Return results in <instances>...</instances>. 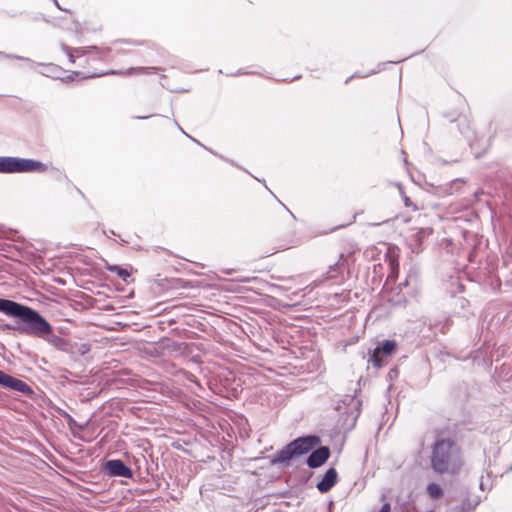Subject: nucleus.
Instances as JSON below:
<instances>
[{
	"instance_id": "obj_1",
	"label": "nucleus",
	"mask_w": 512,
	"mask_h": 512,
	"mask_svg": "<svg viewBox=\"0 0 512 512\" xmlns=\"http://www.w3.org/2000/svg\"><path fill=\"white\" fill-rule=\"evenodd\" d=\"M320 436L308 434L295 438L287 443L270 457L271 465L289 466L295 460L309 453L306 458V465L311 469L323 466L330 458L331 451L328 446H319Z\"/></svg>"
},
{
	"instance_id": "obj_2",
	"label": "nucleus",
	"mask_w": 512,
	"mask_h": 512,
	"mask_svg": "<svg viewBox=\"0 0 512 512\" xmlns=\"http://www.w3.org/2000/svg\"><path fill=\"white\" fill-rule=\"evenodd\" d=\"M429 461L434 473L455 475L462 466L460 447L452 438H437L431 446Z\"/></svg>"
},
{
	"instance_id": "obj_3",
	"label": "nucleus",
	"mask_w": 512,
	"mask_h": 512,
	"mask_svg": "<svg viewBox=\"0 0 512 512\" xmlns=\"http://www.w3.org/2000/svg\"><path fill=\"white\" fill-rule=\"evenodd\" d=\"M27 316L23 322L29 336L40 338L59 351L75 354L73 343L56 335L51 323L39 311L28 310Z\"/></svg>"
},
{
	"instance_id": "obj_4",
	"label": "nucleus",
	"mask_w": 512,
	"mask_h": 512,
	"mask_svg": "<svg viewBox=\"0 0 512 512\" xmlns=\"http://www.w3.org/2000/svg\"><path fill=\"white\" fill-rule=\"evenodd\" d=\"M28 310L37 311L36 309L26 304L0 297V312L8 317L15 319V324L0 323V331L16 330L21 334L28 335V333L25 331L26 327L23 322L26 321L25 317H28Z\"/></svg>"
},
{
	"instance_id": "obj_5",
	"label": "nucleus",
	"mask_w": 512,
	"mask_h": 512,
	"mask_svg": "<svg viewBox=\"0 0 512 512\" xmlns=\"http://www.w3.org/2000/svg\"><path fill=\"white\" fill-rule=\"evenodd\" d=\"M47 165L32 158H21L16 156H0V173H44Z\"/></svg>"
},
{
	"instance_id": "obj_6",
	"label": "nucleus",
	"mask_w": 512,
	"mask_h": 512,
	"mask_svg": "<svg viewBox=\"0 0 512 512\" xmlns=\"http://www.w3.org/2000/svg\"><path fill=\"white\" fill-rule=\"evenodd\" d=\"M361 405V400L357 399L355 395H346L335 406V410H341L342 406L345 409L339 419L341 429L350 431L354 428L361 412Z\"/></svg>"
},
{
	"instance_id": "obj_7",
	"label": "nucleus",
	"mask_w": 512,
	"mask_h": 512,
	"mask_svg": "<svg viewBox=\"0 0 512 512\" xmlns=\"http://www.w3.org/2000/svg\"><path fill=\"white\" fill-rule=\"evenodd\" d=\"M101 472L104 476L110 478L133 479L134 472L122 459H106L101 464Z\"/></svg>"
},
{
	"instance_id": "obj_8",
	"label": "nucleus",
	"mask_w": 512,
	"mask_h": 512,
	"mask_svg": "<svg viewBox=\"0 0 512 512\" xmlns=\"http://www.w3.org/2000/svg\"><path fill=\"white\" fill-rule=\"evenodd\" d=\"M0 387L19 392L25 396L32 397L35 392L26 382L16 378L0 369Z\"/></svg>"
},
{
	"instance_id": "obj_9",
	"label": "nucleus",
	"mask_w": 512,
	"mask_h": 512,
	"mask_svg": "<svg viewBox=\"0 0 512 512\" xmlns=\"http://www.w3.org/2000/svg\"><path fill=\"white\" fill-rule=\"evenodd\" d=\"M157 67H130L126 70H109L103 73L99 74H91L88 76H85L84 78H94V77H100L104 75H125V76H132V75H148V74H155L157 72Z\"/></svg>"
},
{
	"instance_id": "obj_10",
	"label": "nucleus",
	"mask_w": 512,
	"mask_h": 512,
	"mask_svg": "<svg viewBox=\"0 0 512 512\" xmlns=\"http://www.w3.org/2000/svg\"><path fill=\"white\" fill-rule=\"evenodd\" d=\"M337 482L338 472L334 467H330L317 482L316 488L320 493H327L337 484Z\"/></svg>"
},
{
	"instance_id": "obj_11",
	"label": "nucleus",
	"mask_w": 512,
	"mask_h": 512,
	"mask_svg": "<svg viewBox=\"0 0 512 512\" xmlns=\"http://www.w3.org/2000/svg\"><path fill=\"white\" fill-rule=\"evenodd\" d=\"M43 66V70L40 71V74L46 77H50L53 79H62L64 81H71L74 76L79 75V72H72L70 75H68L66 78H64L62 75L64 73V70L53 63L48 64H41Z\"/></svg>"
},
{
	"instance_id": "obj_12",
	"label": "nucleus",
	"mask_w": 512,
	"mask_h": 512,
	"mask_svg": "<svg viewBox=\"0 0 512 512\" xmlns=\"http://www.w3.org/2000/svg\"><path fill=\"white\" fill-rule=\"evenodd\" d=\"M472 389L467 382L462 381L453 387L451 394L457 401L464 403L472 396Z\"/></svg>"
},
{
	"instance_id": "obj_13",
	"label": "nucleus",
	"mask_w": 512,
	"mask_h": 512,
	"mask_svg": "<svg viewBox=\"0 0 512 512\" xmlns=\"http://www.w3.org/2000/svg\"><path fill=\"white\" fill-rule=\"evenodd\" d=\"M454 313L460 317L468 318L474 314L473 310L470 308V301L464 297H455L453 301Z\"/></svg>"
},
{
	"instance_id": "obj_14",
	"label": "nucleus",
	"mask_w": 512,
	"mask_h": 512,
	"mask_svg": "<svg viewBox=\"0 0 512 512\" xmlns=\"http://www.w3.org/2000/svg\"><path fill=\"white\" fill-rule=\"evenodd\" d=\"M72 50L76 57H82L93 52L97 54L99 58H102V56L107 55L110 52V48L108 47L103 48L95 45L72 48Z\"/></svg>"
},
{
	"instance_id": "obj_15",
	"label": "nucleus",
	"mask_w": 512,
	"mask_h": 512,
	"mask_svg": "<svg viewBox=\"0 0 512 512\" xmlns=\"http://www.w3.org/2000/svg\"><path fill=\"white\" fill-rule=\"evenodd\" d=\"M107 271L115 273L122 281L129 283L131 278V273L128 269L117 265V264H110L108 261H104L103 266Z\"/></svg>"
},
{
	"instance_id": "obj_16",
	"label": "nucleus",
	"mask_w": 512,
	"mask_h": 512,
	"mask_svg": "<svg viewBox=\"0 0 512 512\" xmlns=\"http://www.w3.org/2000/svg\"><path fill=\"white\" fill-rule=\"evenodd\" d=\"M433 233V230L431 228H420L417 230V232L413 236V240L415 242L414 247L412 248V251L415 253H419L422 248V241L430 236Z\"/></svg>"
},
{
	"instance_id": "obj_17",
	"label": "nucleus",
	"mask_w": 512,
	"mask_h": 512,
	"mask_svg": "<svg viewBox=\"0 0 512 512\" xmlns=\"http://www.w3.org/2000/svg\"><path fill=\"white\" fill-rule=\"evenodd\" d=\"M375 349L384 356H391L397 349V342L395 340L385 339L380 342Z\"/></svg>"
},
{
	"instance_id": "obj_18",
	"label": "nucleus",
	"mask_w": 512,
	"mask_h": 512,
	"mask_svg": "<svg viewBox=\"0 0 512 512\" xmlns=\"http://www.w3.org/2000/svg\"><path fill=\"white\" fill-rule=\"evenodd\" d=\"M385 357L386 356L380 354V352L377 349H374L373 351H369L368 353V362L372 363V365L375 368L380 369L386 365Z\"/></svg>"
},
{
	"instance_id": "obj_19",
	"label": "nucleus",
	"mask_w": 512,
	"mask_h": 512,
	"mask_svg": "<svg viewBox=\"0 0 512 512\" xmlns=\"http://www.w3.org/2000/svg\"><path fill=\"white\" fill-rule=\"evenodd\" d=\"M56 411L61 417L67 420V425L69 429L73 430L77 428L79 430H83L84 426L77 423V421L67 411H65L62 408H57Z\"/></svg>"
},
{
	"instance_id": "obj_20",
	"label": "nucleus",
	"mask_w": 512,
	"mask_h": 512,
	"mask_svg": "<svg viewBox=\"0 0 512 512\" xmlns=\"http://www.w3.org/2000/svg\"><path fill=\"white\" fill-rule=\"evenodd\" d=\"M427 494L432 499H439L443 496L444 491L443 488L435 482H431L426 487Z\"/></svg>"
},
{
	"instance_id": "obj_21",
	"label": "nucleus",
	"mask_w": 512,
	"mask_h": 512,
	"mask_svg": "<svg viewBox=\"0 0 512 512\" xmlns=\"http://www.w3.org/2000/svg\"><path fill=\"white\" fill-rule=\"evenodd\" d=\"M486 285H489L492 291L499 292L501 290V280L498 273L490 271L486 279Z\"/></svg>"
},
{
	"instance_id": "obj_22",
	"label": "nucleus",
	"mask_w": 512,
	"mask_h": 512,
	"mask_svg": "<svg viewBox=\"0 0 512 512\" xmlns=\"http://www.w3.org/2000/svg\"><path fill=\"white\" fill-rule=\"evenodd\" d=\"M74 351L76 354H79L81 356L85 355L90 351V344L88 343H82L78 345L77 343H74Z\"/></svg>"
},
{
	"instance_id": "obj_23",
	"label": "nucleus",
	"mask_w": 512,
	"mask_h": 512,
	"mask_svg": "<svg viewBox=\"0 0 512 512\" xmlns=\"http://www.w3.org/2000/svg\"><path fill=\"white\" fill-rule=\"evenodd\" d=\"M0 56L6 57V58H11V59H17V60L25 61V62H28V63H31V64H35V62L32 59H30L28 57H24V56H19V55H15V54H7V53L2 52V51H0Z\"/></svg>"
},
{
	"instance_id": "obj_24",
	"label": "nucleus",
	"mask_w": 512,
	"mask_h": 512,
	"mask_svg": "<svg viewBox=\"0 0 512 512\" xmlns=\"http://www.w3.org/2000/svg\"><path fill=\"white\" fill-rule=\"evenodd\" d=\"M62 50L63 52L68 56V60L70 63H75V58H76V55L75 53L73 52L72 48L65 45V44H62Z\"/></svg>"
},
{
	"instance_id": "obj_25",
	"label": "nucleus",
	"mask_w": 512,
	"mask_h": 512,
	"mask_svg": "<svg viewBox=\"0 0 512 512\" xmlns=\"http://www.w3.org/2000/svg\"><path fill=\"white\" fill-rule=\"evenodd\" d=\"M205 150H207V151H208V152H210L211 154H213V155H215V156L219 157L220 159H222V160H224V161H226V162L230 163L231 165H233V166H235V167H237V168H239V169H242V170L246 171L244 168H242L241 166H239L238 164H236L233 160L227 159V158H225L224 156L219 155L217 152L213 151L211 148L205 147Z\"/></svg>"
},
{
	"instance_id": "obj_26",
	"label": "nucleus",
	"mask_w": 512,
	"mask_h": 512,
	"mask_svg": "<svg viewBox=\"0 0 512 512\" xmlns=\"http://www.w3.org/2000/svg\"><path fill=\"white\" fill-rule=\"evenodd\" d=\"M461 184H462L461 179H455V180L451 181V183L449 185V191L447 193L453 194L454 192H459Z\"/></svg>"
},
{
	"instance_id": "obj_27",
	"label": "nucleus",
	"mask_w": 512,
	"mask_h": 512,
	"mask_svg": "<svg viewBox=\"0 0 512 512\" xmlns=\"http://www.w3.org/2000/svg\"><path fill=\"white\" fill-rule=\"evenodd\" d=\"M174 123L175 125L178 127V129L185 135L187 136L189 139H191L193 142L197 143L199 146L203 147L205 149V145H203L201 142H199L197 139L193 138L192 136H190L189 134H187L183 128L178 124V122L176 120H174Z\"/></svg>"
},
{
	"instance_id": "obj_28",
	"label": "nucleus",
	"mask_w": 512,
	"mask_h": 512,
	"mask_svg": "<svg viewBox=\"0 0 512 512\" xmlns=\"http://www.w3.org/2000/svg\"><path fill=\"white\" fill-rule=\"evenodd\" d=\"M339 268V263H335L329 267V270L327 272V279H333L335 278L334 272Z\"/></svg>"
},
{
	"instance_id": "obj_29",
	"label": "nucleus",
	"mask_w": 512,
	"mask_h": 512,
	"mask_svg": "<svg viewBox=\"0 0 512 512\" xmlns=\"http://www.w3.org/2000/svg\"><path fill=\"white\" fill-rule=\"evenodd\" d=\"M377 71L373 70L371 71L370 73L366 74V75H361L359 74L358 72L354 73L351 77H349L348 79H346L345 83L347 84L351 78H354V77H366V76H369V75H372V74H375Z\"/></svg>"
},
{
	"instance_id": "obj_30",
	"label": "nucleus",
	"mask_w": 512,
	"mask_h": 512,
	"mask_svg": "<svg viewBox=\"0 0 512 512\" xmlns=\"http://www.w3.org/2000/svg\"><path fill=\"white\" fill-rule=\"evenodd\" d=\"M402 198L406 207H413V209H416V206L412 203L409 197L403 195Z\"/></svg>"
},
{
	"instance_id": "obj_31",
	"label": "nucleus",
	"mask_w": 512,
	"mask_h": 512,
	"mask_svg": "<svg viewBox=\"0 0 512 512\" xmlns=\"http://www.w3.org/2000/svg\"><path fill=\"white\" fill-rule=\"evenodd\" d=\"M249 74H256L255 72H247L242 69H239L235 73L227 74L228 76H238V75H249Z\"/></svg>"
},
{
	"instance_id": "obj_32",
	"label": "nucleus",
	"mask_w": 512,
	"mask_h": 512,
	"mask_svg": "<svg viewBox=\"0 0 512 512\" xmlns=\"http://www.w3.org/2000/svg\"><path fill=\"white\" fill-rule=\"evenodd\" d=\"M408 285V279L398 284V288L402 290L404 287Z\"/></svg>"
},
{
	"instance_id": "obj_33",
	"label": "nucleus",
	"mask_w": 512,
	"mask_h": 512,
	"mask_svg": "<svg viewBox=\"0 0 512 512\" xmlns=\"http://www.w3.org/2000/svg\"><path fill=\"white\" fill-rule=\"evenodd\" d=\"M153 115H148V116H137L135 117L136 119H139V120H145V119H148L150 117H152Z\"/></svg>"
},
{
	"instance_id": "obj_34",
	"label": "nucleus",
	"mask_w": 512,
	"mask_h": 512,
	"mask_svg": "<svg viewBox=\"0 0 512 512\" xmlns=\"http://www.w3.org/2000/svg\"><path fill=\"white\" fill-rule=\"evenodd\" d=\"M458 130H459L460 134L464 135L465 137H468V134L466 131L462 130L460 127H458Z\"/></svg>"
},
{
	"instance_id": "obj_35",
	"label": "nucleus",
	"mask_w": 512,
	"mask_h": 512,
	"mask_svg": "<svg viewBox=\"0 0 512 512\" xmlns=\"http://www.w3.org/2000/svg\"><path fill=\"white\" fill-rule=\"evenodd\" d=\"M458 289L460 292H462L464 290V285L461 283H458Z\"/></svg>"
},
{
	"instance_id": "obj_36",
	"label": "nucleus",
	"mask_w": 512,
	"mask_h": 512,
	"mask_svg": "<svg viewBox=\"0 0 512 512\" xmlns=\"http://www.w3.org/2000/svg\"><path fill=\"white\" fill-rule=\"evenodd\" d=\"M53 2H54L55 6H56L58 9H60V10L62 9V8L60 7V5H59V3H58V1H57V0H53Z\"/></svg>"
},
{
	"instance_id": "obj_37",
	"label": "nucleus",
	"mask_w": 512,
	"mask_h": 512,
	"mask_svg": "<svg viewBox=\"0 0 512 512\" xmlns=\"http://www.w3.org/2000/svg\"><path fill=\"white\" fill-rule=\"evenodd\" d=\"M283 207L291 214L292 218L295 219V215L285 205H283Z\"/></svg>"
},
{
	"instance_id": "obj_38",
	"label": "nucleus",
	"mask_w": 512,
	"mask_h": 512,
	"mask_svg": "<svg viewBox=\"0 0 512 512\" xmlns=\"http://www.w3.org/2000/svg\"><path fill=\"white\" fill-rule=\"evenodd\" d=\"M76 190L83 198H85L84 193L79 188H76Z\"/></svg>"
},
{
	"instance_id": "obj_39",
	"label": "nucleus",
	"mask_w": 512,
	"mask_h": 512,
	"mask_svg": "<svg viewBox=\"0 0 512 512\" xmlns=\"http://www.w3.org/2000/svg\"><path fill=\"white\" fill-rule=\"evenodd\" d=\"M396 372H397V370H396V369H391V370H390V372H389V375H390V376H391V375H395V373H396Z\"/></svg>"
},
{
	"instance_id": "obj_40",
	"label": "nucleus",
	"mask_w": 512,
	"mask_h": 512,
	"mask_svg": "<svg viewBox=\"0 0 512 512\" xmlns=\"http://www.w3.org/2000/svg\"><path fill=\"white\" fill-rule=\"evenodd\" d=\"M396 372H397V370H396V369H391V370H390V372H389V375H390V376H391V375H395V373H396Z\"/></svg>"
},
{
	"instance_id": "obj_41",
	"label": "nucleus",
	"mask_w": 512,
	"mask_h": 512,
	"mask_svg": "<svg viewBox=\"0 0 512 512\" xmlns=\"http://www.w3.org/2000/svg\"><path fill=\"white\" fill-rule=\"evenodd\" d=\"M176 92H188L187 89H179V90H175Z\"/></svg>"
},
{
	"instance_id": "obj_42",
	"label": "nucleus",
	"mask_w": 512,
	"mask_h": 512,
	"mask_svg": "<svg viewBox=\"0 0 512 512\" xmlns=\"http://www.w3.org/2000/svg\"><path fill=\"white\" fill-rule=\"evenodd\" d=\"M380 499H381L382 501H384V500L386 499V495H385V494H382V495H381V497H380Z\"/></svg>"
},
{
	"instance_id": "obj_43",
	"label": "nucleus",
	"mask_w": 512,
	"mask_h": 512,
	"mask_svg": "<svg viewBox=\"0 0 512 512\" xmlns=\"http://www.w3.org/2000/svg\"><path fill=\"white\" fill-rule=\"evenodd\" d=\"M480 489L484 490V484L482 481L480 482Z\"/></svg>"
},
{
	"instance_id": "obj_44",
	"label": "nucleus",
	"mask_w": 512,
	"mask_h": 512,
	"mask_svg": "<svg viewBox=\"0 0 512 512\" xmlns=\"http://www.w3.org/2000/svg\"><path fill=\"white\" fill-rule=\"evenodd\" d=\"M380 266V264L374 265V272H376L377 267Z\"/></svg>"
},
{
	"instance_id": "obj_45",
	"label": "nucleus",
	"mask_w": 512,
	"mask_h": 512,
	"mask_svg": "<svg viewBox=\"0 0 512 512\" xmlns=\"http://www.w3.org/2000/svg\"><path fill=\"white\" fill-rule=\"evenodd\" d=\"M109 233L112 234V235L116 234L113 230H110Z\"/></svg>"
},
{
	"instance_id": "obj_46",
	"label": "nucleus",
	"mask_w": 512,
	"mask_h": 512,
	"mask_svg": "<svg viewBox=\"0 0 512 512\" xmlns=\"http://www.w3.org/2000/svg\"><path fill=\"white\" fill-rule=\"evenodd\" d=\"M120 242H121L122 244L126 243V241H125L124 239H122V238L120 239Z\"/></svg>"
},
{
	"instance_id": "obj_47",
	"label": "nucleus",
	"mask_w": 512,
	"mask_h": 512,
	"mask_svg": "<svg viewBox=\"0 0 512 512\" xmlns=\"http://www.w3.org/2000/svg\"><path fill=\"white\" fill-rule=\"evenodd\" d=\"M256 179L258 180V182H263V183H265V180H261V179H258V178H256Z\"/></svg>"
},
{
	"instance_id": "obj_48",
	"label": "nucleus",
	"mask_w": 512,
	"mask_h": 512,
	"mask_svg": "<svg viewBox=\"0 0 512 512\" xmlns=\"http://www.w3.org/2000/svg\"><path fill=\"white\" fill-rule=\"evenodd\" d=\"M300 77H301L300 75H299V76H295V77L293 78V80H295V79H299Z\"/></svg>"
},
{
	"instance_id": "obj_49",
	"label": "nucleus",
	"mask_w": 512,
	"mask_h": 512,
	"mask_svg": "<svg viewBox=\"0 0 512 512\" xmlns=\"http://www.w3.org/2000/svg\"><path fill=\"white\" fill-rule=\"evenodd\" d=\"M160 77H161V79L166 78V76L164 74H162Z\"/></svg>"
},
{
	"instance_id": "obj_50",
	"label": "nucleus",
	"mask_w": 512,
	"mask_h": 512,
	"mask_svg": "<svg viewBox=\"0 0 512 512\" xmlns=\"http://www.w3.org/2000/svg\"><path fill=\"white\" fill-rule=\"evenodd\" d=\"M277 202H279L282 206L284 205V204L280 201V199H277Z\"/></svg>"
},
{
	"instance_id": "obj_51",
	"label": "nucleus",
	"mask_w": 512,
	"mask_h": 512,
	"mask_svg": "<svg viewBox=\"0 0 512 512\" xmlns=\"http://www.w3.org/2000/svg\"><path fill=\"white\" fill-rule=\"evenodd\" d=\"M512 471V465L508 468V472Z\"/></svg>"
},
{
	"instance_id": "obj_52",
	"label": "nucleus",
	"mask_w": 512,
	"mask_h": 512,
	"mask_svg": "<svg viewBox=\"0 0 512 512\" xmlns=\"http://www.w3.org/2000/svg\"><path fill=\"white\" fill-rule=\"evenodd\" d=\"M427 512H434L433 510H428Z\"/></svg>"
},
{
	"instance_id": "obj_53",
	"label": "nucleus",
	"mask_w": 512,
	"mask_h": 512,
	"mask_svg": "<svg viewBox=\"0 0 512 512\" xmlns=\"http://www.w3.org/2000/svg\"><path fill=\"white\" fill-rule=\"evenodd\" d=\"M459 512H464V510L462 509V510H461V511H459Z\"/></svg>"
}]
</instances>
